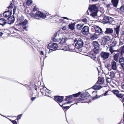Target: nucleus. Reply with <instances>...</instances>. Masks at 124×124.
Here are the masks:
<instances>
[{
	"instance_id": "nucleus-1",
	"label": "nucleus",
	"mask_w": 124,
	"mask_h": 124,
	"mask_svg": "<svg viewBox=\"0 0 124 124\" xmlns=\"http://www.w3.org/2000/svg\"><path fill=\"white\" fill-rule=\"evenodd\" d=\"M64 96H55L54 100L62 108L63 110H67L70 108V107L69 106H63V105H63V103L62 105L60 104L61 103H62L64 101Z\"/></svg>"
},
{
	"instance_id": "nucleus-2",
	"label": "nucleus",
	"mask_w": 124,
	"mask_h": 124,
	"mask_svg": "<svg viewBox=\"0 0 124 124\" xmlns=\"http://www.w3.org/2000/svg\"><path fill=\"white\" fill-rule=\"evenodd\" d=\"M29 15L31 17H37L43 19L46 18L47 16L49 15L48 14L44 13L43 12L39 11H37L35 14L31 12L29 13Z\"/></svg>"
},
{
	"instance_id": "nucleus-3",
	"label": "nucleus",
	"mask_w": 124,
	"mask_h": 124,
	"mask_svg": "<svg viewBox=\"0 0 124 124\" xmlns=\"http://www.w3.org/2000/svg\"><path fill=\"white\" fill-rule=\"evenodd\" d=\"M92 44L94 48L93 49V51L94 54H98L101 51V50L100 49V45L97 41H93Z\"/></svg>"
},
{
	"instance_id": "nucleus-4",
	"label": "nucleus",
	"mask_w": 124,
	"mask_h": 124,
	"mask_svg": "<svg viewBox=\"0 0 124 124\" xmlns=\"http://www.w3.org/2000/svg\"><path fill=\"white\" fill-rule=\"evenodd\" d=\"M100 5L99 3L93 4H90L89 5L88 10L90 12L95 11H98Z\"/></svg>"
},
{
	"instance_id": "nucleus-5",
	"label": "nucleus",
	"mask_w": 124,
	"mask_h": 124,
	"mask_svg": "<svg viewBox=\"0 0 124 124\" xmlns=\"http://www.w3.org/2000/svg\"><path fill=\"white\" fill-rule=\"evenodd\" d=\"M109 55L110 53L109 52L102 51L100 54V55L97 57V60L99 62L100 61V60L99 58V57L100 56L102 59L103 60L105 61L106 59L108 58Z\"/></svg>"
},
{
	"instance_id": "nucleus-6",
	"label": "nucleus",
	"mask_w": 124,
	"mask_h": 124,
	"mask_svg": "<svg viewBox=\"0 0 124 124\" xmlns=\"http://www.w3.org/2000/svg\"><path fill=\"white\" fill-rule=\"evenodd\" d=\"M103 21L105 23H112L113 21L114 18L105 15V14L103 15Z\"/></svg>"
},
{
	"instance_id": "nucleus-7",
	"label": "nucleus",
	"mask_w": 124,
	"mask_h": 124,
	"mask_svg": "<svg viewBox=\"0 0 124 124\" xmlns=\"http://www.w3.org/2000/svg\"><path fill=\"white\" fill-rule=\"evenodd\" d=\"M84 43L81 38H79L78 41L75 44V48L77 49H79L83 46Z\"/></svg>"
},
{
	"instance_id": "nucleus-8",
	"label": "nucleus",
	"mask_w": 124,
	"mask_h": 124,
	"mask_svg": "<svg viewBox=\"0 0 124 124\" xmlns=\"http://www.w3.org/2000/svg\"><path fill=\"white\" fill-rule=\"evenodd\" d=\"M70 39L69 38L67 37L66 35H64L62 38H59V40L60 41L59 44L63 45L65 43H66L67 40Z\"/></svg>"
},
{
	"instance_id": "nucleus-9",
	"label": "nucleus",
	"mask_w": 124,
	"mask_h": 124,
	"mask_svg": "<svg viewBox=\"0 0 124 124\" xmlns=\"http://www.w3.org/2000/svg\"><path fill=\"white\" fill-rule=\"evenodd\" d=\"M81 31L84 35L87 36L89 33V28L88 26L85 25L82 28Z\"/></svg>"
},
{
	"instance_id": "nucleus-10",
	"label": "nucleus",
	"mask_w": 124,
	"mask_h": 124,
	"mask_svg": "<svg viewBox=\"0 0 124 124\" xmlns=\"http://www.w3.org/2000/svg\"><path fill=\"white\" fill-rule=\"evenodd\" d=\"M96 32L98 33V35H102L103 31L102 30V29L99 26L95 25L94 27Z\"/></svg>"
},
{
	"instance_id": "nucleus-11",
	"label": "nucleus",
	"mask_w": 124,
	"mask_h": 124,
	"mask_svg": "<svg viewBox=\"0 0 124 124\" xmlns=\"http://www.w3.org/2000/svg\"><path fill=\"white\" fill-rule=\"evenodd\" d=\"M98 84H99L98 81H97L95 84L93 86L90 88H89L88 90H89L91 89H92L95 91L99 90L102 88V86L101 85H97Z\"/></svg>"
},
{
	"instance_id": "nucleus-12",
	"label": "nucleus",
	"mask_w": 124,
	"mask_h": 124,
	"mask_svg": "<svg viewBox=\"0 0 124 124\" xmlns=\"http://www.w3.org/2000/svg\"><path fill=\"white\" fill-rule=\"evenodd\" d=\"M24 86L26 87L28 90L29 91H31V88L33 87V82L32 81L30 82L29 85L25 84L24 85Z\"/></svg>"
},
{
	"instance_id": "nucleus-13",
	"label": "nucleus",
	"mask_w": 124,
	"mask_h": 124,
	"mask_svg": "<svg viewBox=\"0 0 124 124\" xmlns=\"http://www.w3.org/2000/svg\"><path fill=\"white\" fill-rule=\"evenodd\" d=\"M118 62L123 70H124V57H122L119 59Z\"/></svg>"
},
{
	"instance_id": "nucleus-14",
	"label": "nucleus",
	"mask_w": 124,
	"mask_h": 124,
	"mask_svg": "<svg viewBox=\"0 0 124 124\" xmlns=\"http://www.w3.org/2000/svg\"><path fill=\"white\" fill-rule=\"evenodd\" d=\"M15 18L13 16L8 17L7 19V20L8 21V24H11L13 23L14 22Z\"/></svg>"
},
{
	"instance_id": "nucleus-15",
	"label": "nucleus",
	"mask_w": 124,
	"mask_h": 124,
	"mask_svg": "<svg viewBox=\"0 0 124 124\" xmlns=\"http://www.w3.org/2000/svg\"><path fill=\"white\" fill-rule=\"evenodd\" d=\"M113 32V30L112 28H106L104 33L106 34H111Z\"/></svg>"
},
{
	"instance_id": "nucleus-16",
	"label": "nucleus",
	"mask_w": 124,
	"mask_h": 124,
	"mask_svg": "<svg viewBox=\"0 0 124 124\" xmlns=\"http://www.w3.org/2000/svg\"><path fill=\"white\" fill-rule=\"evenodd\" d=\"M76 24V22L73 23L72 22L71 23L69 24L68 25L69 28L71 31H73L75 29V26Z\"/></svg>"
},
{
	"instance_id": "nucleus-17",
	"label": "nucleus",
	"mask_w": 124,
	"mask_h": 124,
	"mask_svg": "<svg viewBox=\"0 0 124 124\" xmlns=\"http://www.w3.org/2000/svg\"><path fill=\"white\" fill-rule=\"evenodd\" d=\"M111 5H113V6L116 8L118 5L119 0H111Z\"/></svg>"
},
{
	"instance_id": "nucleus-18",
	"label": "nucleus",
	"mask_w": 124,
	"mask_h": 124,
	"mask_svg": "<svg viewBox=\"0 0 124 124\" xmlns=\"http://www.w3.org/2000/svg\"><path fill=\"white\" fill-rule=\"evenodd\" d=\"M104 77L101 78L100 77H98V80L97 81H98L99 85H102L104 84Z\"/></svg>"
},
{
	"instance_id": "nucleus-19",
	"label": "nucleus",
	"mask_w": 124,
	"mask_h": 124,
	"mask_svg": "<svg viewBox=\"0 0 124 124\" xmlns=\"http://www.w3.org/2000/svg\"><path fill=\"white\" fill-rule=\"evenodd\" d=\"M11 11L9 10L5 11L3 14V16L5 17L9 16L11 15Z\"/></svg>"
},
{
	"instance_id": "nucleus-20",
	"label": "nucleus",
	"mask_w": 124,
	"mask_h": 124,
	"mask_svg": "<svg viewBox=\"0 0 124 124\" xmlns=\"http://www.w3.org/2000/svg\"><path fill=\"white\" fill-rule=\"evenodd\" d=\"M111 63L112 69L114 70H116L117 69V68L116 66V62L115 61H112Z\"/></svg>"
},
{
	"instance_id": "nucleus-21",
	"label": "nucleus",
	"mask_w": 124,
	"mask_h": 124,
	"mask_svg": "<svg viewBox=\"0 0 124 124\" xmlns=\"http://www.w3.org/2000/svg\"><path fill=\"white\" fill-rule=\"evenodd\" d=\"M111 38L110 37L107 35L104 36L103 37H102V39L104 40V41L106 42L107 43L108 41L110 40Z\"/></svg>"
},
{
	"instance_id": "nucleus-22",
	"label": "nucleus",
	"mask_w": 124,
	"mask_h": 124,
	"mask_svg": "<svg viewBox=\"0 0 124 124\" xmlns=\"http://www.w3.org/2000/svg\"><path fill=\"white\" fill-rule=\"evenodd\" d=\"M120 25H116V27L114 28V31H115L116 34L118 35L119 34L120 31Z\"/></svg>"
},
{
	"instance_id": "nucleus-23",
	"label": "nucleus",
	"mask_w": 124,
	"mask_h": 124,
	"mask_svg": "<svg viewBox=\"0 0 124 124\" xmlns=\"http://www.w3.org/2000/svg\"><path fill=\"white\" fill-rule=\"evenodd\" d=\"M99 35L98 34H94L90 36V38L92 40H94L97 39L99 37Z\"/></svg>"
},
{
	"instance_id": "nucleus-24",
	"label": "nucleus",
	"mask_w": 124,
	"mask_h": 124,
	"mask_svg": "<svg viewBox=\"0 0 124 124\" xmlns=\"http://www.w3.org/2000/svg\"><path fill=\"white\" fill-rule=\"evenodd\" d=\"M18 21L21 22L19 23V25H18V26H22V27L23 28V17L19 18H18Z\"/></svg>"
},
{
	"instance_id": "nucleus-25",
	"label": "nucleus",
	"mask_w": 124,
	"mask_h": 124,
	"mask_svg": "<svg viewBox=\"0 0 124 124\" xmlns=\"http://www.w3.org/2000/svg\"><path fill=\"white\" fill-rule=\"evenodd\" d=\"M120 55V53H117L115 54V55L113 56L114 60L116 62H118V58Z\"/></svg>"
},
{
	"instance_id": "nucleus-26",
	"label": "nucleus",
	"mask_w": 124,
	"mask_h": 124,
	"mask_svg": "<svg viewBox=\"0 0 124 124\" xmlns=\"http://www.w3.org/2000/svg\"><path fill=\"white\" fill-rule=\"evenodd\" d=\"M84 24H81L80 23H79L76 25V27L77 29L79 30H81L82 27L84 25Z\"/></svg>"
},
{
	"instance_id": "nucleus-27",
	"label": "nucleus",
	"mask_w": 124,
	"mask_h": 124,
	"mask_svg": "<svg viewBox=\"0 0 124 124\" xmlns=\"http://www.w3.org/2000/svg\"><path fill=\"white\" fill-rule=\"evenodd\" d=\"M6 20L3 18H1L0 19V24L2 26H4L6 23Z\"/></svg>"
},
{
	"instance_id": "nucleus-28",
	"label": "nucleus",
	"mask_w": 124,
	"mask_h": 124,
	"mask_svg": "<svg viewBox=\"0 0 124 124\" xmlns=\"http://www.w3.org/2000/svg\"><path fill=\"white\" fill-rule=\"evenodd\" d=\"M73 99L72 95L66 96V98L64 100V101H68L71 100Z\"/></svg>"
},
{
	"instance_id": "nucleus-29",
	"label": "nucleus",
	"mask_w": 124,
	"mask_h": 124,
	"mask_svg": "<svg viewBox=\"0 0 124 124\" xmlns=\"http://www.w3.org/2000/svg\"><path fill=\"white\" fill-rule=\"evenodd\" d=\"M98 11H95L93 12H91L90 13V15L92 17H94L97 16Z\"/></svg>"
},
{
	"instance_id": "nucleus-30",
	"label": "nucleus",
	"mask_w": 124,
	"mask_h": 124,
	"mask_svg": "<svg viewBox=\"0 0 124 124\" xmlns=\"http://www.w3.org/2000/svg\"><path fill=\"white\" fill-rule=\"evenodd\" d=\"M81 92H79L78 93H75L72 94V97H74L75 98H77L78 97L79 95H80Z\"/></svg>"
},
{
	"instance_id": "nucleus-31",
	"label": "nucleus",
	"mask_w": 124,
	"mask_h": 124,
	"mask_svg": "<svg viewBox=\"0 0 124 124\" xmlns=\"http://www.w3.org/2000/svg\"><path fill=\"white\" fill-rule=\"evenodd\" d=\"M102 95H98L97 94H96V95L92 97L91 96V97H92V100L94 101L95 100H96L100 98V97Z\"/></svg>"
},
{
	"instance_id": "nucleus-32",
	"label": "nucleus",
	"mask_w": 124,
	"mask_h": 124,
	"mask_svg": "<svg viewBox=\"0 0 124 124\" xmlns=\"http://www.w3.org/2000/svg\"><path fill=\"white\" fill-rule=\"evenodd\" d=\"M96 54L93 53L90 56V57L92 58L93 60L95 61L96 58Z\"/></svg>"
},
{
	"instance_id": "nucleus-33",
	"label": "nucleus",
	"mask_w": 124,
	"mask_h": 124,
	"mask_svg": "<svg viewBox=\"0 0 124 124\" xmlns=\"http://www.w3.org/2000/svg\"><path fill=\"white\" fill-rule=\"evenodd\" d=\"M25 1L26 4L28 6H30L33 2L32 0H25Z\"/></svg>"
},
{
	"instance_id": "nucleus-34",
	"label": "nucleus",
	"mask_w": 124,
	"mask_h": 124,
	"mask_svg": "<svg viewBox=\"0 0 124 124\" xmlns=\"http://www.w3.org/2000/svg\"><path fill=\"white\" fill-rule=\"evenodd\" d=\"M123 108L124 112L123 113L122 119L120 121L119 123L117 124H121V123H123V124H124V103L123 104Z\"/></svg>"
},
{
	"instance_id": "nucleus-35",
	"label": "nucleus",
	"mask_w": 124,
	"mask_h": 124,
	"mask_svg": "<svg viewBox=\"0 0 124 124\" xmlns=\"http://www.w3.org/2000/svg\"><path fill=\"white\" fill-rule=\"evenodd\" d=\"M55 43L53 42L49 43L48 46H47V48L48 49H52L54 46V44Z\"/></svg>"
},
{
	"instance_id": "nucleus-36",
	"label": "nucleus",
	"mask_w": 124,
	"mask_h": 124,
	"mask_svg": "<svg viewBox=\"0 0 124 124\" xmlns=\"http://www.w3.org/2000/svg\"><path fill=\"white\" fill-rule=\"evenodd\" d=\"M81 98L82 99H84V100H85V99L86 100L87 99V98H86V95H85V93H81Z\"/></svg>"
},
{
	"instance_id": "nucleus-37",
	"label": "nucleus",
	"mask_w": 124,
	"mask_h": 124,
	"mask_svg": "<svg viewBox=\"0 0 124 124\" xmlns=\"http://www.w3.org/2000/svg\"><path fill=\"white\" fill-rule=\"evenodd\" d=\"M81 98L82 99H84V100H85V99L86 100L87 99V98H86V95H85V93H81Z\"/></svg>"
},
{
	"instance_id": "nucleus-38",
	"label": "nucleus",
	"mask_w": 124,
	"mask_h": 124,
	"mask_svg": "<svg viewBox=\"0 0 124 124\" xmlns=\"http://www.w3.org/2000/svg\"><path fill=\"white\" fill-rule=\"evenodd\" d=\"M61 50L65 51H70V48L67 46H64Z\"/></svg>"
},
{
	"instance_id": "nucleus-39",
	"label": "nucleus",
	"mask_w": 124,
	"mask_h": 124,
	"mask_svg": "<svg viewBox=\"0 0 124 124\" xmlns=\"http://www.w3.org/2000/svg\"><path fill=\"white\" fill-rule=\"evenodd\" d=\"M124 96V94L119 93L116 96L117 97L120 99H121L122 100Z\"/></svg>"
},
{
	"instance_id": "nucleus-40",
	"label": "nucleus",
	"mask_w": 124,
	"mask_h": 124,
	"mask_svg": "<svg viewBox=\"0 0 124 124\" xmlns=\"http://www.w3.org/2000/svg\"><path fill=\"white\" fill-rule=\"evenodd\" d=\"M112 92L114 94L116 95V96L119 93V91L117 89L113 90H112Z\"/></svg>"
},
{
	"instance_id": "nucleus-41",
	"label": "nucleus",
	"mask_w": 124,
	"mask_h": 124,
	"mask_svg": "<svg viewBox=\"0 0 124 124\" xmlns=\"http://www.w3.org/2000/svg\"><path fill=\"white\" fill-rule=\"evenodd\" d=\"M58 47V46L57 43H55L54 44V46L52 48V50L54 51H55L57 50V49Z\"/></svg>"
},
{
	"instance_id": "nucleus-42",
	"label": "nucleus",
	"mask_w": 124,
	"mask_h": 124,
	"mask_svg": "<svg viewBox=\"0 0 124 124\" xmlns=\"http://www.w3.org/2000/svg\"><path fill=\"white\" fill-rule=\"evenodd\" d=\"M106 81L108 83H109L111 82V78H108V77L106 76Z\"/></svg>"
},
{
	"instance_id": "nucleus-43",
	"label": "nucleus",
	"mask_w": 124,
	"mask_h": 124,
	"mask_svg": "<svg viewBox=\"0 0 124 124\" xmlns=\"http://www.w3.org/2000/svg\"><path fill=\"white\" fill-rule=\"evenodd\" d=\"M109 76L112 78H114L115 76V74L113 71L110 72Z\"/></svg>"
},
{
	"instance_id": "nucleus-44",
	"label": "nucleus",
	"mask_w": 124,
	"mask_h": 124,
	"mask_svg": "<svg viewBox=\"0 0 124 124\" xmlns=\"http://www.w3.org/2000/svg\"><path fill=\"white\" fill-rule=\"evenodd\" d=\"M117 43V41L115 40H114L113 41L112 43V45L111 47H114L116 46Z\"/></svg>"
},
{
	"instance_id": "nucleus-45",
	"label": "nucleus",
	"mask_w": 124,
	"mask_h": 124,
	"mask_svg": "<svg viewBox=\"0 0 124 124\" xmlns=\"http://www.w3.org/2000/svg\"><path fill=\"white\" fill-rule=\"evenodd\" d=\"M100 8H99V11H100L102 13H103L105 11L104 8L102 7H99Z\"/></svg>"
},
{
	"instance_id": "nucleus-46",
	"label": "nucleus",
	"mask_w": 124,
	"mask_h": 124,
	"mask_svg": "<svg viewBox=\"0 0 124 124\" xmlns=\"http://www.w3.org/2000/svg\"><path fill=\"white\" fill-rule=\"evenodd\" d=\"M39 8H37L36 5L34 6L32 11L33 12H35L37 11H39Z\"/></svg>"
},
{
	"instance_id": "nucleus-47",
	"label": "nucleus",
	"mask_w": 124,
	"mask_h": 124,
	"mask_svg": "<svg viewBox=\"0 0 124 124\" xmlns=\"http://www.w3.org/2000/svg\"><path fill=\"white\" fill-rule=\"evenodd\" d=\"M75 102H76L77 101H84V100L82 99L81 98H78L76 99H75Z\"/></svg>"
},
{
	"instance_id": "nucleus-48",
	"label": "nucleus",
	"mask_w": 124,
	"mask_h": 124,
	"mask_svg": "<svg viewBox=\"0 0 124 124\" xmlns=\"http://www.w3.org/2000/svg\"><path fill=\"white\" fill-rule=\"evenodd\" d=\"M101 45L102 46H104L105 45H107V43L106 42L104 41V40L102 39L101 42Z\"/></svg>"
},
{
	"instance_id": "nucleus-49",
	"label": "nucleus",
	"mask_w": 124,
	"mask_h": 124,
	"mask_svg": "<svg viewBox=\"0 0 124 124\" xmlns=\"http://www.w3.org/2000/svg\"><path fill=\"white\" fill-rule=\"evenodd\" d=\"M47 13L49 15H48L47 16L46 18L47 17L49 19H51L52 17H55L56 16L55 15L51 16V14H49L48 13Z\"/></svg>"
},
{
	"instance_id": "nucleus-50",
	"label": "nucleus",
	"mask_w": 124,
	"mask_h": 124,
	"mask_svg": "<svg viewBox=\"0 0 124 124\" xmlns=\"http://www.w3.org/2000/svg\"><path fill=\"white\" fill-rule=\"evenodd\" d=\"M27 40L26 39H24V41L26 42V43L27 44L31 46V45L32 44V43L29 41H27L26 40Z\"/></svg>"
},
{
	"instance_id": "nucleus-51",
	"label": "nucleus",
	"mask_w": 124,
	"mask_h": 124,
	"mask_svg": "<svg viewBox=\"0 0 124 124\" xmlns=\"http://www.w3.org/2000/svg\"><path fill=\"white\" fill-rule=\"evenodd\" d=\"M32 82H33V84L38 85L39 81L37 80L36 79H34L33 80Z\"/></svg>"
},
{
	"instance_id": "nucleus-52",
	"label": "nucleus",
	"mask_w": 124,
	"mask_h": 124,
	"mask_svg": "<svg viewBox=\"0 0 124 124\" xmlns=\"http://www.w3.org/2000/svg\"><path fill=\"white\" fill-rule=\"evenodd\" d=\"M113 48V47L111 46L110 48H109V50L111 54H112L114 52V50Z\"/></svg>"
},
{
	"instance_id": "nucleus-53",
	"label": "nucleus",
	"mask_w": 124,
	"mask_h": 124,
	"mask_svg": "<svg viewBox=\"0 0 124 124\" xmlns=\"http://www.w3.org/2000/svg\"><path fill=\"white\" fill-rule=\"evenodd\" d=\"M45 95H44L45 96H47V95H49V94H50L51 93L49 91H47L46 90H45Z\"/></svg>"
},
{
	"instance_id": "nucleus-54",
	"label": "nucleus",
	"mask_w": 124,
	"mask_h": 124,
	"mask_svg": "<svg viewBox=\"0 0 124 124\" xmlns=\"http://www.w3.org/2000/svg\"><path fill=\"white\" fill-rule=\"evenodd\" d=\"M28 23V21L26 19L24 20V26H26Z\"/></svg>"
},
{
	"instance_id": "nucleus-55",
	"label": "nucleus",
	"mask_w": 124,
	"mask_h": 124,
	"mask_svg": "<svg viewBox=\"0 0 124 124\" xmlns=\"http://www.w3.org/2000/svg\"><path fill=\"white\" fill-rule=\"evenodd\" d=\"M40 91L41 92V93H42V94H43L44 93V91H45V90H44V88L43 87L41 88H40Z\"/></svg>"
},
{
	"instance_id": "nucleus-56",
	"label": "nucleus",
	"mask_w": 124,
	"mask_h": 124,
	"mask_svg": "<svg viewBox=\"0 0 124 124\" xmlns=\"http://www.w3.org/2000/svg\"><path fill=\"white\" fill-rule=\"evenodd\" d=\"M119 9H120L122 11V10H124V4L122 3V5L119 8Z\"/></svg>"
},
{
	"instance_id": "nucleus-57",
	"label": "nucleus",
	"mask_w": 124,
	"mask_h": 124,
	"mask_svg": "<svg viewBox=\"0 0 124 124\" xmlns=\"http://www.w3.org/2000/svg\"><path fill=\"white\" fill-rule=\"evenodd\" d=\"M121 49L120 51V52L118 53H120V55L122 56L123 55V53H124L123 51V48H121Z\"/></svg>"
},
{
	"instance_id": "nucleus-58",
	"label": "nucleus",
	"mask_w": 124,
	"mask_h": 124,
	"mask_svg": "<svg viewBox=\"0 0 124 124\" xmlns=\"http://www.w3.org/2000/svg\"><path fill=\"white\" fill-rule=\"evenodd\" d=\"M52 39L53 40L54 42H59V40L57 39H55V38H52Z\"/></svg>"
},
{
	"instance_id": "nucleus-59",
	"label": "nucleus",
	"mask_w": 124,
	"mask_h": 124,
	"mask_svg": "<svg viewBox=\"0 0 124 124\" xmlns=\"http://www.w3.org/2000/svg\"><path fill=\"white\" fill-rule=\"evenodd\" d=\"M86 95V96L87 97H88L90 96H91L90 95L89 93L88 92H84Z\"/></svg>"
},
{
	"instance_id": "nucleus-60",
	"label": "nucleus",
	"mask_w": 124,
	"mask_h": 124,
	"mask_svg": "<svg viewBox=\"0 0 124 124\" xmlns=\"http://www.w3.org/2000/svg\"><path fill=\"white\" fill-rule=\"evenodd\" d=\"M58 34V33L57 32H55V33H54V35L53 37H52V38H55L57 36V35Z\"/></svg>"
},
{
	"instance_id": "nucleus-61",
	"label": "nucleus",
	"mask_w": 124,
	"mask_h": 124,
	"mask_svg": "<svg viewBox=\"0 0 124 124\" xmlns=\"http://www.w3.org/2000/svg\"><path fill=\"white\" fill-rule=\"evenodd\" d=\"M28 27V26H24V30H25L26 31H28L27 28Z\"/></svg>"
},
{
	"instance_id": "nucleus-62",
	"label": "nucleus",
	"mask_w": 124,
	"mask_h": 124,
	"mask_svg": "<svg viewBox=\"0 0 124 124\" xmlns=\"http://www.w3.org/2000/svg\"><path fill=\"white\" fill-rule=\"evenodd\" d=\"M66 26H63L61 27L63 31H64L66 29Z\"/></svg>"
},
{
	"instance_id": "nucleus-63",
	"label": "nucleus",
	"mask_w": 124,
	"mask_h": 124,
	"mask_svg": "<svg viewBox=\"0 0 124 124\" xmlns=\"http://www.w3.org/2000/svg\"><path fill=\"white\" fill-rule=\"evenodd\" d=\"M10 121L13 124H17V122L15 120H10Z\"/></svg>"
},
{
	"instance_id": "nucleus-64",
	"label": "nucleus",
	"mask_w": 124,
	"mask_h": 124,
	"mask_svg": "<svg viewBox=\"0 0 124 124\" xmlns=\"http://www.w3.org/2000/svg\"><path fill=\"white\" fill-rule=\"evenodd\" d=\"M82 21L84 23H86L87 22V19L86 18H83L82 20Z\"/></svg>"
}]
</instances>
